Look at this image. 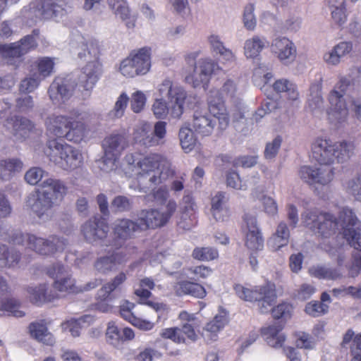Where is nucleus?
<instances>
[{
  "label": "nucleus",
  "mask_w": 361,
  "mask_h": 361,
  "mask_svg": "<svg viewBox=\"0 0 361 361\" xmlns=\"http://www.w3.org/2000/svg\"><path fill=\"white\" fill-rule=\"evenodd\" d=\"M118 159V157L110 156L104 152V157L97 164L102 171L109 173L116 169Z\"/></svg>",
  "instance_id": "nucleus-58"
},
{
  "label": "nucleus",
  "mask_w": 361,
  "mask_h": 361,
  "mask_svg": "<svg viewBox=\"0 0 361 361\" xmlns=\"http://www.w3.org/2000/svg\"><path fill=\"white\" fill-rule=\"evenodd\" d=\"M134 331L130 327L120 328L115 322H108L105 331L107 344L116 349H121L123 344L135 338Z\"/></svg>",
  "instance_id": "nucleus-22"
},
{
  "label": "nucleus",
  "mask_w": 361,
  "mask_h": 361,
  "mask_svg": "<svg viewBox=\"0 0 361 361\" xmlns=\"http://www.w3.org/2000/svg\"><path fill=\"white\" fill-rule=\"evenodd\" d=\"M352 82L345 76H341L328 94L327 116L329 121L336 126L345 124L349 116L348 102L350 97L346 94Z\"/></svg>",
  "instance_id": "nucleus-8"
},
{
  "label": "nucleus",
  "mask_w": 361,
  "mask_h": 361,
  "mask_svg": "<svg viewBox=\"0 0 361 361\" xmlns=\"http://www.w3.org/2000/svg\"><path fill=\"white\" fill-rule=\"evenodd\" d=\"M63 0H35L25 8V14L34 20L61 17L67 13Z\"/></svg>",
  "instance_id": "nucleus-13"
},
{
  "label": "nucleus",
  "mask_w": 361,
  "mask_h": 361,
  "mask_svg": "<svg viewBox=\"0 0 361 361\" xmlns=\"http://www.w3.org/2000/svg\"><path fill=\"white\" fill-rule=\"evenodd\" d=\"M42 80L34 71H30V74L21 80L19 90L25 94L32 92L39 87Z\"/></svg>",
  "instance_id": "nucleus-53"
},
{
  "label": "nucleus",
  "mask_w": 361,
  "mask_h": 361,
  "mask_svg": "<svg viewBox=\"0 0 361 361\" xmlns=\"http://www.w3.org/2000/svg\"><path fill=\"white\" fill-rule=\"evenodd\" d=\"M268 45L265 37L255 35L245 40L244 43V54L247 59H254Z\"/></svg>",
  "instance_id": "nucleus-40"
},
{
  "label": "nucleus",
  "mask_w": 361,
  "mask_h": 361,
  "mask_svg": "<svg viewBox=\"0 0 361 361\" xmlns=\"http://www.w3.org/2000/svg\"><path fill=\"white\" fill-rule=\"evenodd\" d=\"M305 311L311 317H319L328 312L329 305L317 300H312L306 305Z\"/></svg>",
  "instance_id": "nucleus-57"
},
{
  "label": "nucleus",
  "mask_w": 361,
  "mask_h": 361,
  "mask_svg": "<svg viewBox=\"0 0 361 361\" xmlns=\"http://www.w3.org/2000/svg\"><path fill=\"white\" fill-rule=\"evenodd\" d=\"M331 18L335 24L342 26L347 20L345 0H328Z\"/></svg>",
  "instance_id": "nucleus-46"
},
{
  "label": "nucleus",
  "mask_w": 361,
  "mask_h": 361,
  "mask_svg": "<svg viewBox=\"0 0 361 361\" xmlns=\"http://www.w3.org/2000/svg\"><path fill=\"white\" fill-rule=\"evenodd\" d=\"M282 139L280 136L276 137L273 140L268 142L264 150V157L267 159H271L276 157L281 147Z\"/></svg>",
  "instance_id": "nucleus-62"
},
{
  "label": "nucleus",
  "mask_w": 361,
  "mask_h": 361,
  "mask_svg": "<svg viewBox=\"0 0 361 361\" xmlns=\"http://www.w3.org/2000/svg\"><path fill=\"white\" fill-rule=\"evenodd\" d=\"M49 160L64 170H71L80 166L82 154L63 140H50L47 142L46 152Z\"/></svg>",
  "instance_id": "nucleus-10"
},
{
  "label": "nucleus",
  "mask_w": 361,
  "mask_h": 361,
  "mask_svg": "<svg viewBox=\"0 0 361 361\" xmlns=\"http://www.w3.org/2000/svg\"><path fill=\"white\" fill-rule=\"evenodd\" d=\"M150 67V49L144 47L123 59L120 63L119 71L124 77L132 78L145 75Z\"/></svg>",
  "instance_id": "nucleus-15"
},
{
  "label": "nucleus",
  "mask_w": 361,
  "mask_h": 361,
  "mask_svg": "<svg viewBox=\"0 0 361 361\" xmlns=\"http://www.w3.org/2000/svg\"><path fill=\"white\" fill-rule=\"evenodd\" d=\"M216 63L209 59H201L191 74L185 76V81L193 87H204L209 81Z\"/></svg>",
  "instance_id": "nucleus-19"
},
{
  "label": "nucleus",
  "mask_w": 361,
  "mask_h": 361,
  "mask_svg": "<svg viewBox=\"0 0 361 361\" xmlns=\"http://www.w3.org/2000/svg\"><path fill=\"white\" fill-rule=\"evenodd\" d=\"M293 306L288 302H281L271 309V315L275 319L286 321L293 312Z\"/></svg>",
  "instance_id": "nucleus-56"
},
{
  "label": "nucleus",
  "mask_w": 361,
  "mask_h": 361,
  "mask_svg": "<svg viewBox=\"0 0 361 361\" xmlns=\"http://www.w3.org/2000/svg\"><path fill=\"white\" fill-rule=\"evenodd\" d=\"M27 292L30 294L32 302L37 305L52 302L58 298L56 294L48 293V287L46 284L39 285L35 288H28Z\"/></svg>",
  "instance_id": "nucleus-41"
},
{
  "label": "nucleus",
  "mask_w": 361,
  "mask_h": 361,
  "mask_svg": "<svg viewBox=\"0 0 361 361\" xmlns=\"http://www.w3.org/2000/svg\"><path fill=\"white\" fill-rule=\"evenodd\" d=\"M284 324L281 322L261 329V334L267 343L273 348H281L286 341V336L282 333Z\"/></svg>",
  "instance_id": "nucleus-33"
},
{
  "label": "nucleus",
  "mask_w": 361,
  "mask_h": 361,
  "mask_svg": "<svg viewBox=\"0 0 361 361\" xmlns=\"http://www.w3.org/2000/svg\"><path fill=\"white\" fill-rule=\"evenodd\" d=\"M47 274L54 279L53 287L59 292L66 293H80L82 290L76 286L75 280L65 269L61 263L54 264L47 269Z\"/></svg>",
  "instance_id": "nucleus-17"
},
{
  "label": "nucleus",
  "mask_w": 361,
  "mask_h": 361,
  "mask_svg": "<svg viewBox=\"0 0 361 361\" xmlns=\"http://www.w3.org/2000/svg\"><path fill=\"white\" fill-rule=\"evenodd\" d=\"M28 329L30 336L39 342L50 346L55 343V338L53 334L49 332L44 319L30 323Z\"/></svg>",
  "instance_id": "nucleus-36"
},
{
  "label": "nucleus",
  "mask_w": 361,
  "mask_h": 361,
  "mask_svg": "<svg viewBox=\"0 0 361 361\" xmlns=\"http://www.w3.org/2000/svg\"><path fill=\"white\" fill-rule=\"evenodd\" d=\"M227 199L225 192H218L211 199V213L217 221H224L229 216V210L226 207Z\"/></svg>",
  "instance_id": "nucleus-37"
},
{
  "label": "nucleus",
  "mask_w": 361,
  "mask_h": 361,
  "mask_svg": "<svg viewBox=\"0 0 361 361\" xmlns=\"http://www.w3.org/2000/svg\"><path fill=\"white\" fill-rule=\"evenodd\" d=\"M157 92L161 98L156 99L152 110L157 118H164L169 114V109L164 98H167L171 104V114L174 118H179L184 110V104L187 98L185 90L173 82L169 78H165L157 86Z\"/></svg>",
  "instance_id": "nucleus-5"
},
{
  "label": "nucleus",
  "mask_w": 361,
  "mask_h": 361,
  "mask_svg": "<svg viewBox=\"0 0 361 361\" xmlns=\"http://www.w3.org/2000/svg\"><path fill=\"white\" fill-rule=\"evenodd\" d=\"M305 226L321 236L327 238L336 233L341 226L343 238L355 250L361 252V224L353 211L343 208L339 212L338 219L332 214L314 209L307 210L302 214ZM361 270V253L353 255V262L349 267V274L357 276Z\"/></svg>",
  "instance_id": "nucleus-1"
},
{
  "label": "nucleus",
  "mask_w": 361,
  "mask_h": 361,
  "mask_svg": "<svg viewBox=\"0 0 361 361\" xmlns=\"http://www.w3.org/2000/svg\"><path fill=\"white\" fill-rule=\"evenodd\" d=\"M94 317L90 315H84L78 319H72L62 324L63 329L68 330L73 336H79L81 329V324L85 322H92Z\"/></svg>",
  "instance_id": "nucleus-51"
},
{
  "label": "nucleus",
  "mask_w": 361,
  "mask_h": 361,
  "mask_svg": "<svg viewBox=\"0 0 361 361\" xmlns=\"http://www.w3.org/2000/svg\"><path fill=\"white\" fill-rule=\"evenodd\" d=\"M66 190L62 182H43L28 196L27 207L39 218H42L48 215L50 209L62 200Z\"/></svg>",
  "instance_id": "nucleus-6"
},
{
  "label": "nucleus",
  "mask_w": 361,
  "mask_h": 361,
  "mask_svg": "<svg viewBox=\"0 0 361 361\" xmlns=\"http://www.w3.org/2000/svg\"><path fill=\"white\" fill-rule=\"evenodd\" d=\"M80 51L78 56L85 61L98 60L102 51L100 42L94 39H85L81 36L77 37Z\"/></svg>",
  "instance_id": "nucleus-32"
},
{
  "label": "nucleus",
  "mask_w": 361,
  "mask_h": 361,
  "mask_svg": "<svg viewBox=\"0 0 361 361\" xmlns=\"http://www.w3.org/2000/svg\"><path fill=\"white\" fill-rule=\"evenodd\" d=\"M192 257L198 261L209 262L219 257V252L212 247H196L192 250Z\"/></svg>",
  "instance_id": "nucleus-49"
},
{
  "label": "nucleus",
  "mask_w": 361,
  "mask_h": 361,
  "mask_svg": "<svg viewBox=\"0 0 361 361\" xmlns=\"http://www.w3.org/2000/svg\"><path fill=\"white\" fill-rule=\"evenodd\" d=\"M4 127L16 141L23 142L29 137L35 129L34 123L27 118L12 116L7 118Z\"/></svg>",
  "instance_id": "nucleus-24"
},
{
  "label": "nucleus",
  "mask_w": 361,
  "mask_h": 361,
  "mask_svg": "<svg viewBox=\"0 0 361 361\" xmlns=\"http://www.w3.org/2000/svg\"><path fill=\"white\" fill-rule=\"evenodd\" d=\"M39 32L34 30L32 35H28L20 41L0 46V51L3 56L9 58H18L26 54L37 46L36 37Z\"/></svg>",
  "instance_id": "nucleus-18"
},
{
  "label": "nucleus",
  "mask_w": 361,
  "mask_h": 361,
  "mask_svg": "<svg viewBox=\"0 0 361 361\" xmlns=\"http://www.w3.org/2000/svg\"><path fill=\"white\" fill-rule=\"evenodd\" d=\"M102 73V65L99 60L87 61L82 68L80 78V84L86 91L93 89Z\"/></svg>",
  "instance_id": "nucleus-30"
},
{
  "label": "nucleus",
  "mask_w": 361,
  "mask_h": 361,
  "mask_svg": "<svg viewBox=\"0 0 361 361\" xmlns=\"http://www.w3.org/2000/svg\"><path fill=\"white\" fill-rule=\"evenodd\" d=\"M128 136L124 133H111L103 141L104 151L108 155L120 157L122 152L128 147Z\"/></svg>",
  "instance_id": "nucleus-31"
},
{
  "label": "nucleus",
  "mask_w": 361,
  "mask_h": 361,
  "mask_svg": "<svg viewBox=\"0 0 361 361\" xmlns=\"http://www.w3.org/2000/svg\"><path fill=\"white\" fill-rule=\"evenodd\" d=\"M137 253V247H126V252H114L109 255L98 258L94 263V267L102 272L111 271L116 265L126 263L133 255Z\"/></svg>",
  "instance_id": "nucleus-21"
},
{
  "label": "nucleus",
  "mask_w": 361,
  "mask_h": 361,
  "mask_svg": "<svg viewBox=\"0 0 361 361\" xmlns=\"http://www.w3.org/2000/svg\"><path fill=\"white\" fill-rule=\"evenodd\" d=\"M216 92H212L208 98L209 114L195 113L193 118V128L202 136L210 135L218 121L217 129L224 130L229 124V116L224 105L221 101L216 102L214 97Z\"/></svg>",
  "instance_id": "nucleus-7"
},
{
  "label": "nucleus",
  "mask_w": 361,
  "mask_h": 361,
  "mask_svg": "<svg viewBox=\"0 0 361 361\" xmlns=\"http://www.w3.org/2000/svg\"><path fill=\"white\" fill-rule=\"evenodd\" d=\"M322 78L319 80L312 83L310 88V95L307 98V105L312 111L320 109L323 106V98L321 94L322 91Z\"/></svg>",
  "instance_id": "nucleus-44"
},
{
  "label": "nucleus",
  "mask_w": 361,
  "mask_h": 361,
  "mask_svg": "<svg viewBox=\"0 0 361 361\" xmlns=\"http://www.w3.org/2000/svg\"><path fill=\"white\" fill-rule=\"evenodd\" d=\"M178 319L183 322L180 328L169 327L162 329L160 336L164 339H169L177 344L186 343L187 340L195 342L198 338L195 329L198 327L197 318L194 314L182 311Z\"/></svg>",
  "instance_id": "nucleus-11"
},
{
  "label": "nucleus",
  "mask_w": 361,
  "mask_h": 361,
  "mask_svg": "<svg viewBox=\"0 0 361 361\" xmlns=\"http://www.w3.org/2000/svg\"><path fill=\"white\" fill-rule=\"evenodd\" d=\"M109 224L104 217L96 215L85 223L81 228L85 240L94 243L105 238L109 233Z\"/></svg>",
  "instance_id": "nucleus-20"
},
{
  "label": "nucleus",
  "mask_w": 361,
  "mask_h": 361,
  "mask_svg": "<svg viewBox=\"0 0 361 361\" xmlns=\"http://www.w3.org/2000/svg\"><path fill=\"white\" fill-rule=\"evenodd\" d=\"M234 290L236 295L245 301L258 302L262 313L267 312L276 299L275 290L269 286H259L250 289L241 284H236Z\"/></svg>",
  "instance_id": "nucleus-14"
},
{
  "label": "nucleus",
  "mask_w": 361,
  "mask_h": 361,
  "mask_svg": "<svg viewBox=\"0 0 361 361\" xmlns=\"http://www.w3.org/2000/svg\"><path fill=\"white\" fill-rule=\"evenodd\" d=\"M173 288L176 295L178 296L188 295L202 299L207 295V291L203 286L198 283L186 280L175 283L173 286Z\"/></svg>",
  "instance_id": "nucleus-35"
},
{
  "label": "nucleus",
  "mask_w": 361,
  "mask_h": 361,
  "mask_svg": "<svg viewBox=\"0 0 361 361\" xmlns=\"http://www.w3.org/2000/svg\"><path fill=\"white\" fill-rule=\"evenodd\" d=\"M196 204L191 195H185L183 197L181 203V219L183 221L189 220L190 223L184 225V227L190 228L196 221Z\"/></svg>",
  "instance_id": "nucleus-42"
},
{
  "label": "nucleus",
  "mask_w": 361,
  "mask_h": 361,
  "mask_svg": "<svg viewBox=\"0 0 361 361\" xmlns=\"http://www.w3.org/2000/svg\"><path fill=\"white\" fill-rule=\"evenodd\" d=\"M312 276L319 279L336 280L342 276L340 270L324 266H318L310 269Z\"/></svg>",
  "instance_id": "nucleus-50"
},
{
  "label": "nucleus",
  "mask_w": 361,
  "mask_h": 361,
  "mask_svg": "<svg viewBox=\"0 0 361 361\" xmlns=\"http://www.w3.org/2000/svg\"><path fill=\"white\" fill-rule=\"evenodd\" d=\"M88 118V113L80 109H73L68 116L51 115L47 118V129L54 136L66 137L68 140L80 142L86 136L84 122Z\"/></svg>",
  "instance_id": "nucleus-3"
},
{
  "label": "nucleus",
  "mask_w": 361,
  "mask_h": 361,
  "mask_svg": "<svg viewBox=\"0 0 361 361\" xmlns=\"http://www.w3.org/2000/svg\"><path fill=\"white\" fill-rule=\"evenodd\" d=\"M212 92H216L214 97L216 102L221 101L224 103L223 99H229L233 102H235L240 97L243 92V88L239 85V79L235 77H228L225 79L219 91L212 90L209 92V96Z\"/></svg>",
  "instance_id": "nucleus-29"
},
{
  "label": "nucleus",
  "mask_w": 361,
  "mask_h": 361,
  "mask_svg": "<svg viewBox=\"0 0 361 361\" xmlns=\"http://www.w3.org/2000/svg\"><path fill=\"white\" fill-rule=\"evenodd\" d=\"M177 209L176 202L170 200L166 204L160 208L142 210L137 221L142 231L155 229L164 226L170 220Z\"/></svg>",
  "instance_id": "nucleus-16"
},
{
  "label": "nucleus",
  "mask_w": 361,
  "mask_h": 361,
  "mask_svg": "<svg viewBox=\"0 0 361 361\" xmlns=\"http://www.w3.org/2000/svg\"><path fill=\"white\" fill-rule=\"evenodd\" d=\"M20 302L15 298H6L1 300L0 310L16 317L25 316V312L20 310Z\"/></svg>",
  "instance_id": "nucleus-52"
},
{
  "label": "nucleus",
  "mask_w": 361,
  "mask_h": 361,
  "mask_svg": "<svg viewBox=\"0 0 361 361\" xmlns=\"http://www.w3.org/2000/svg\"><path fill=\"white\" fill-rule=\"evenodd\" d=\"M16 106L20 112L31 111L34 107L32 97L27 94L20 95L16 99Z\"/></svg>",
  "instance_id": "nucleus-63"
},
{
  "label": "nucleus",
  "mask_w": 361,
  "mask_h": 361,
  "mask_svg": "<svg viewBox=\"0 0 361 361\" xmlns=\"http://www.w3.org/2000/svg\"><path fill=\"white\" fill-rule=\"evenodd\" d=\"M178 137L180 146L185 153L190 152L197 143L194 133L188 125H184L180 128Z\"/></svg>",
  "instance_id": "nucleus-45"
},
{
  "label": "nucleus",
  "mask_w": 361,
  "mask_h": 361,
  "mask_svg": "<svg viewBox=\"0 0 361 361\" xmlns=\"http://www.w3.org/2000/svg\"><path fill=\"white\" fill-rule=\"evenodd\" d=\"M271 51L285 65L293 63L297 56V49L294 43L285 37L274 39L271 44Z\"/></svg>",
  "instance_id": "nucleus-25"
},
{
  "label": "nucleus",
  "mask_w": 361,
  "mask_h": 361,
  "mask_svg": "<svg viewBox=\"0 0 361 361\" xmlns=\"http://www.w3.org/2000/svg\"><path fill=\"white\" fill-rule=\"evenodd\" d=\"M226 323L227 318L225 315L217 314L206 324L204 330L210 334L209 336L210 339L213 340L215 339L216 334L224 327Z\"/></svg>",
  "instance_id": "nucleus-54"
},
{
  "label": "nucleus",
  "mask_w": 361,
  "mask_h": 361,
  "mask_svg": "<svg viewBox=\"0 0 361 361\" xmlns=\"http://www.w3.org/2000/svg\"><path fill=\"white\" fill-rule=\"evenodd\" d=\"M13 245H23L42 255H51L63 251L67 244L64 239L51 235L48 239L38 238L34 235L16 232L8 239Z\"/></svg>",
  "instance_id": "nucleus-9"
},
{
  "label": "nucleus",
  "mask_w": 361,
  "mask_h": 361,
  "mask_svg": "<svg viewBox=\"0 0 361 361\" xmlns=\"http://www.w3.org/2000/svg\"><path fill=\"white\" fill-rule=\"evenodd\" d=\"M20 254L13 250L9 251L4 245H0V267H11L18 264Z\"/></svg>",
  "instance_id": "nucleus-48"
},
{
  "label": "nucleus",
  "mask_w": 361,
  "mask_h": 361,
  "mask_svg": "<svg viewBox=\"0 0 361 361\" xmlns=\"http://www.w3.org/2000/svg\"><path fill=\"white\" fill-rule=\"evenodd\" d=\"M161 159V157L157 154H149L140 160H137L133 154H127L125 157L126 165L123 167L126 178L148 180H167L176 178L174 171L168 166L160 171Z\"/></svg>",
  "instance_id": "nucleus-2"
},
{
  "label": "nucleus",
  "mask_w": 361,
  "mask_h": 361,
  "mask_svg": "<svg viewBox=\"0 0 361 361\" xmlns=\"http://www.w3.org/2000/svg\"><path fill=\"white\" fill-rule=\"evenodd\" d=\"M23 166L22 161L18 158L0 160V179L7 180L13 178L21 171Z\"/></svg>",
  "instance_id": "nucleus-39"
},
{
  "label": "nucleus",
  "mask_w": 361,
  "mask_h": 361,
  "mask_svg": "<svg viewBox=\"0 0 361 361\" xmlns=\"http://www.w3.org/2000/svg\"><path fill=\"white\" fill-rule=\"evenodd\" d=\"M73 89V85L67 80L57 77L50 85L48 93L54 104H61L71 97Z\"/></svg>",
  "instance_id": "nucleus-28"
},
{
  "label": "nucleus",
  "mask_w": 361,
  "mask_h": 361,
  "mask_svg": "<svg viewBox=\"0 0 361 361\" xmlns=\"http://www.w3.org/2000/svg\"><path fill=\"white\" fill-rule=\"evenodd\" d=\"M289 237L290 232L287 225L281 222L278 225L276 233L270 238L269 244L274 250H279L281 247L288 245Z\"/></svg>",
  "instance_id": "nucleus-43"
},
{
  "label": "nucleus",
  "mask_w": 361,
  "mask_h": 361,
  "mask_svg": "<svg viewBox=\"0 0 361 361\" xmlns=\"http://www.w3.org/2000/svg\"><path fill=\"white\" fill-rule=\"evenodd\" d=\"M244 221L246 224L245 245L252 252L262 250L264 247V240L257 226L256 217L245 214Z\"/></svg>",
  "instance_id": "nucleus-27"
},
{
  "label": "nucleus",
  "mask_w": 361,
  "mask_h": 361,
  "mask_svg": "<svg viewBox=\"0 0 361 361\" xmlns=\"http://www.w3.org/2000/svg\"><path fill=\"white\" fill-rule=\"evenodd\" d=\"M350 361H361V333L354 337L353 344L350 345Z\"/></svg>",
  "instance_id": "nucleus-64"
},
{
  "label": "nucleus",
  "mask_w": 361,
  "mask_h": 361,
  "mask_svg": "<svg viewBox=\"0 0 361 361\" xmlns=\"http://www.w3.org/2000/svg\"><path fill=\"white\" fill-rule=\"evenodd\" d=\"M129 102V97L126 92L121 93L117 98L114 107L111 111L114 117L121 118L124 115L125 110Z\"/></svg>",
  "instance_id": "nucleus-61"
},
{
  "label": "nucleus",
  "mask_w": 361,
  "mask_h": 361,
  "mask_svg": "<svg viewBox=\"0 0 361 361\" xmlns=\"http://www.w3.org/2000/svg\"><path fill=\"white\" fill-rule=\"evenodd\" d=\"M35 64V68H33L31 71H34L42 80L54 73L55 63L52 58H39Z\"/></svg>",
  "instance_id": "nucleus-47"
},
{
  "label": "nucleus",
  "mask_w": 361,
  "mask_h": 361,
  "mask_svg": "<svg viewBox=\"0 0 361 361\" xmlns=\"http://www.w3.org/2000/svg\"><path fill=\"white\" fill-rule=\"evenodd\" d=\"M127 279L126 274L121 271L117 274L111 281L104 284L99 290L100 293H104V298L106 299L112 295V292L118 288Z\"/></svg>",
  "instance_id": "nucleus-55"
},
{
  "label": "nucleus",
  "mask_w": 361,
  "mask_h": 361,
  "mask_svg": "<svg viewBox=\"0 0 361 361\" xmlns=\"http://www.w3.org/2000/svg\"><path fill=\"white\" fill-rule=\"evenodd\" d=\"M355 146L351 141L333 142L318 137L312 144V159L320 165L329 166L334 163L348 162L355 154Z\"/></svg>",
  "instance_id": "nucleus-4"
},
{
  "label": "nucleus",
  "mask_w": 361,
  "mask_h": 361,
  "mask_svg": "<svg viewBox=\"0 0 361 361\" xmlns=\"http://www.w3.org/2000/svg\"><path fill=\"white\" fill-rule=\"evenodd\" d=\"M169 196V192L166 187H154L152 190L145 196L148 201L155 202L157 203H164Z\"/></svg>",
  "instance_id": "nucleus-59"
},
{
  "label": "nucleus",
  "mask_w": 361,
  "mask_h": 361,
  "mask_svg": "<svg viewBox=\"0 0 361 361\" xmlns=\"http://www.w3.org/2000/svg\"><path fill=\"white\" fill-rule=\"evenodd\" d=\"M139 286L140 287L134 291V294L138 298L139 304L148 306L157 312L168 310L166 304L149 300L152 296L151 290L155 287V283L152 279L148 277L142 279Z\"/></svg>",
  "instance_id": "nucleus-26"
},
{
  "label": "nucleus",
  "mask_w": 361,
  "mask_h": 361,
  "mask_svg": "<svg viewBox=\"0 0 361 361\" xmlns=\"http://www.w3.org/2000/svg\"><path fill=\"white\" fill-rule=\"evenodd\" d=\"M140 222L128 219H118L114 227V235L111 245L118 249L123 243L133 237L135 232L142 231Z\"/></svg>",
  "instance_id": "nucleus-23"
},
{
  "label": "nucleus",
  "mask_w": 361,
  "mask_h": 361,
  "mask_svg": "<svg viewBox=\"0 0 361 361\" xmlns=\"http://www.w3.org/2000/svg\"><path fill=\"white\" fill-rule=\"evenodd\" d=\"M334 170L332 167L323 169L304 166L300 168L299 174L302 179L330 180L334 178Z\"/></svg>",
  "instance_id": "nucleus-38"
},
{
  "label": "nucleus",
  "mask_w": 361,
  "mask_h": 361,
  "mask_svg": "<svg viewBox=\"0 0 361 361\" xmlns=\"http://www.w3.org/2000/svg\"><path fill=\"white\" fill-rule=\"evenodd\" d=\"M147 97L145 94L140 90L133 92L131 94L130 108L134 113L141 112L146 104Z\"/></svg>",
  "instance_id": "nucleus-60"
},
{
  "label": "nucleus",
  "mask_w": 361,
  "mask_h": 361,
  "mask_svg": "<svg viewBox=\"0 0 361 361\" xmlns=\"http://www.w3.org/2000/svg\"><path fill=\"white\" fill-rule=\"evenodd\" d=\"M166 123L158 121L154 124V130L151 124L146 121L139 123L133 131V140L135 143L145 147L159 146L164 142L166 134Z\"/></svg>",
  "instance_id": "nucleus-12"
},
{
  "label": "nucleus",
  "mask_w": 361,
  "mask_h": 361,
  "mask_svg": "<svg viewBox=\"0 0 361 361\" xmlns=\"http://www.w3.org/2000/svg\"><path fill=\"white\" fill-rule=\"evenodd\" d=\"M135 304L129 301H125L123 304L120 305L119 313L121 317L133 326L142 331H149L154 326V324L150 321L140 319L136 317L132 310L134 308Z\"/></svg>",
  "instance_id": "nucleus-34"
}]
</instances>
